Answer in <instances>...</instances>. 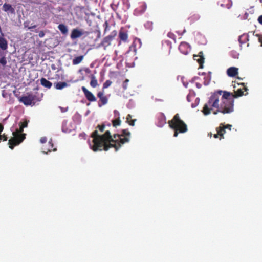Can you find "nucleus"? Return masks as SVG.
<instances>
[{
	"label": "nucleus",
	"instance_id": "nucleus-1",
	"mask_svg": "<svg viewBox=\"0 0 262 262\" xmlns=\"http://www.w3.org/2000/svg\"><path fill=\"white\" fill-rule=\"evenodd\" d=\"M234 93L222 90L215 92L205 104L202 112L205 115H209L211 112L214 115L219 112L224 114L231 113L234 110L233 98L243 96L244 91L239 88Z\"/></svg>",
	"mask_w": 262,
	"mask_h": 262
},
{
	"label": "nucleus",
	"instance_id": "nucleus-2",
	"mask_svg": "<svg viewBox=\"0 0 262 262\" xmlns=\"http://www.w3.org/2000/svg\"><path fill=\"white\" fill-rule=\"evenodd\" d=\"M93 138L92 144L89 143L91 149L94 152L107 151L110 148L114 147L117 151L121 147L118 144L117 140L113 138L109 130H106L103 135H99L97 130H94L91 135Z\"/></svg>",
	"mask_w": 262,
	"mask_h": 262
},
{
	"label": "nucleus",
	"instance_id": "nucleus-3",
	"mask_svg": "<svg viewBox=\"0 0 262 262\" xmlns=\"http://www.w3.org/2000/svg\"><path fill=\"white\" fill-rule=\"evenodd\" d=\"M168 123L170 128L174 130L173 136L176 137L179 133H184L188 130L186 124L180 119L179 114H176L173 118L168 121Z\"/></svg>",
	"mask_w": 262,
	"mask_h": 262
},
{
	"label": "nucleus",
	"instance_id": "nucleus-4",
	"mask_svg": "<svg viewBox=\"0 0 262 262\" xmlns=\"http://www.w3.org/2000/svg\"><path fill=\"white\" fill-rule=\"evenodd\" d=\"M24 128L19 126V128L13 132V137L9 140L8 144L10 149H13L15 146L21 143L26 138V134L23 133Z\"/></svg>",
	"mask_w": 262,
	"mask_h": 262
},
{
	"label": "nucleus",
	"instance_id": "nucleus-5",
	"mask_svg": "<svg viewBox=\"0 0 262 262\" xmlns=\"http://www.w3.org/2000/svg\"><path fill=\"white\" fill-rule=\"evenodd\" d=\"M39 101L37 96L32 93H27L26 96H22L19 99V101L26 106L34 105L35 102Z\"/></svg>",
	"mask_w": 262,
	"mask_h": 262
},
{
	"label": "nucleus",
	"instance_id": "nucleus-6",
	"mask_svg": "<svg viewBox=\"0 0 262 262\" xmlns=\"http://www.w3.org/2000/svg\"><path fill=\"white\" fill-rule=\"evenodd\" d=\"M117 34V32L116 30L112 31L111 34L105 37L102 40L100 45L104 47L105 48L111 45V41L114 39Z\"/></svg>",
	"mask_w": 262,
	"mask_h": 262
},
{
	"label": "nucleus",
	"instance_id": "nucleus-7",
	"mask_svg": "<svg viewBox=\"0 0 262 262\" xmlns=\"http://www.w3.org/2000/svg\"><path fill=\"white\" fill-rule=\"evenodd\" d=\"M89 32H87V31L83 32L81 30H79L77 28H75V29H73L72 30L71 34L70 35V37L72 39H76L77 38L81 37L82 35H83L84 34H85V35H89Z\"/></svg>",
	"mask_w": 262,
	"mask_h": 262
},
{
	"label": "nucleus",
	"instance_id": "nucleus-8",
	"mask_svg": "<svg viewBox=\"0 0 262 262\" xmlns=\"http://www.w3.org/2000/svg\"><path fill=\"white\" fill-rule=\"evenodd\" d=\"M81 89L84 94L85 97L88 101L90 102H94L96 101L95 96L90 91L88 90L85 86H82Z\"/></svg>",
	"mask_w": 262,
	"mask_h": 262
},
{
	"label": "nucleus",
	"instance_id": "nucleus-9",
	"mask_svg": "<svg viewBox=\"0 0 262 262\" xmlns=\"http://www.w3.org/2000/svg\"><path fill=\"white\" fill-rule=\"evenodd\" d=\"M179 50L183 54L187 55L190 51V46L186 42H182L179 46Z\"/></svg>",
	"mask_w": 262,
	"mask_h": 262
},
{
	"label": "nucleus",
	"instance_id": "nucleus-10",
	"mask_svg": "<svg viewBox=\"0 0 262 262\" xmlns=\"http://www.w3.org/2000/svg\"><path fill=\"white\" fill-rule=\"evenodd\" d=\"M97 97L99 98L101 103H99V107L105 105L108 101V99L106 96L104 95V92H99L97 94Z\"/></svg>",
	"mask_w": 262,
	"mask_h": 262
},
{
	"label": "nucleus",
	"instance_id": "nucleus-11",
	"mask_svg": "<svg viewBox=\"0 0 262 262\" xmlns=\"http://www.w3.org/2000/svg\"><path fill=\"white\" fill-rule=\"evenodd\" d=\"M166 117L163 113H160L157 117V125L160 127H163L166 124Z\"/></svg>",
	"mask_w": 262,
	"mask_h": 262
},
{
	"label": "nucleus",
	"instance_id": "nucleus-12",
	"mask_svg": "<svg viewBox=\"0 0 262 262\" xmlns=\"http://www.w3.org/2000/svg\"><path fill=\"white\" fill-rule=\"evenodd\" d=\"M193 59L194 60H196L198 61V62L200 64V67L202 68L203 67V64L204 62V57L203 56V52H200L198 55H194Z\"/></svg>",
	"mask_w": 262,
	"mask_h": 262
},
{
	"label": "nucleus",
	"instance_id": "nucleus-13",
	"mask_svg": "<svg viewBox=\"0 0 262 262\" xmlns=\"http://www.w3.org/2000/svg\"><path fill=\"white\" fill-rule=\"evenodd\" d=\"M238 69L234 67H232L229 68H228L227 70V74L229 77H235L238 74Z\"/></svg>",
	"mask_w": 262,
	"mask_h": 262
},
{
	"label": "nucleus",
	"instance_id": "nucleus-14",
	"mask_svg": "<svg viewBox=\"0 0 262 262\" xmlns=\"http://www.w3.org/2000/svg\"><path fill=\"white\" fill-rule=\"evenodd\" d=\"M3 10L6 12H9L13 14L15 12L14 8L9 4L5 3L3 6Z\"/></svg>",
	"mask_w": 262,
	"mask_h": 262
},
{
	"label": "nucleus",
	"instance_id": "nucleus-15",
	"mask_svg": "<svg viewBox=\"0 0 262 262\" xmlns=\"http://www.w3.org/2000/svg\"><path fill=\"white\" fill-rule=\"evenodd\" d=\"M0 48L2 50H6L8 48V42L3 36H0Z\"/></svg>",
	"mask_w": 262,
	"mask_h": 262
},
{
	"label": "nucleus",
	"instance_id": "nucleus-16",
	"mask_svg": "<svg viewBox=\"0 0 262 262\" xmlns=\"http://www.w3.org/2000/svg\"><path fill=\"white\" fill-rule=\"evenodd\" d=\"M119 38L120 40L126 42L128 39V34L127 32L120 30L119 32Z\"/></svg>",
	"mask_w": 262,
	"mask_h": 262
},
{
	"label": "nucleus",
	"instance_id": "nucleus-17",
	"mask_svg": "<svg viewBox=\"0 0 262 262\" xmlns=\"http://www.w3.org/2000/svg\"><path fill=\"white\" fill-rule=\"evenodd\" d=\"M40 83L42 86L48 89L51 88L52 85V83L45 78H41Z\"/></svg>",
	"mask_w": 262,
	"mask_h": 262
},
{
	"label": "nucleus",
	"instance_id": "nucleus-18",
	"mask_svg": "<svg viewBox=\"0 0 262 262\" xmlns=\"http://www.w3.org/2000/svg\"><path fill=\"white\" fill-rule=\"evenodd\" d=\"M58 29L63 35H67L68 33V29L64 24H60L58 26Z\"/></svg>",
	"mask_w": 262,
	"mask_h": 262
},
{
	"label": "nucleus",
	"instance_id": "nucleus-19",
	"mask_svg": "<svg viewBox=\"0 0 262 262\" xmlns=\"http://www.w3.org/2000/svg\"><path fill=\"white\" fill-rule=\"evenodd\" d=\"M55 88L57 90H62L63 88L67 87L68 84L66 82H58L54 84Z\"/></svg>",
	"mask_w": 262,
	"mask_h": 262
},
{
	"label": "nucleus",
	"instance_id": "nucleus-20",
	"mask_svg": "<svg viewBox=\"0 0 262 262\" xmlns=\"http://www.w3.org/2000/svg\"><path fill=\"white\" fill-rule=\"evenodd\" d=\"M249 40V36L247 34H244L239 37L238 41L240 44L245 43Z\"/></svg>",
	"mask_w": 262,
	"mask_h": 262
},
{
	"label": "nucleus",
	"instance_id": "nucleus-21",
	"mask_svg": "<svg viewBox=\"0 0 262 262\" xmlns=\"http://www.w3.org/2000/svg\"><path fill=\"white\" fill-rule=\"evenodd\" d=\"M163 47H166L168 50V54H170L171 49L172 48L171 42L169 40H164L162 43Z\"/></svg>",
	"mask_w": 262,
	"mask_h": 262
},
{
	"label": "nucleus",
	"instance_id": "nucleus-22",
	"mask_svg": "<svg viewBox=\"0 0 262 262\" xmlns=\"http://www.w3.org/2000/svg\"><path fill=\"white\" fill-rule=\"evenodd\" d=\"M84 58L83 55L75 57L72 61V63L73 65H77L79 64L82 62Z\"/></svg>",
	"mask_w": 262,
	"mask_h": 262
},
{
	"label": "nucleus",
	"instance_id": "nucleus-23",
	"mask_svg": "<svg viewBox=\"0 0 262 262\" xmlns=\"http://www.w3.org/2000/svg\"><path fill=\"white\" fill-rule=\"evenodd\" d=\"M221 124L220 125H222ZM216 131L218 132L219 134H220V139L224 138V135L225 133V129L223 126H220V127L216 128Z\"/></svg>",
	"mask_w": 262,
	"mask_h": 262
},
{
	"label": "nucleus",
	"instance_id": "nucleus-24",
	"mask_svg": "<svg viewBox=\"0 0 262 262\" xmlns=\"http://www.w3.org/2000/svg\"><path fill=\"white\" fill-rule=\"evenodd\" d=\"M146 9V5L145 3H142L140 6L136 8V11L139 13H143Z\"/></svg>",
	"mask_w": 262,
	"mask_h": 262
},
{
	"label": "nucleus",
	"instance_id": "nucleus-25",
	"mask_svg": "<svg viewBox=\"0 0 262 262\" xmlns=\"http://www.w3.org/2000/svg\"><path fill=\"white\" fill-rule=\"evenodd\" d=\"M129 141V137H124L123 138H122L121 137H120L119 139V142H118V144H120L121 145V144H123L125 143L128 142Z\"/></svg>",
	"mask_w": 262,
	"mask_h": 262
},
{
	"label": "nucleus",
	"instance_id": "nucleus-26",
	"mask_svg": "<svg viewBox=\"0 0 262 262\" xmlns=\"http://www.w3.org/2000/svg\"><path fill=\"white\" fill-rule=\"evenodd\" d=\"M90 85L93 88H96L98 85L97 80L96 79L94 75H92L91 77Z\"/></svg>",
	"mask_w": 262,
	"mask_h": 262
},
{
	"label": "nucleus",
	"instance_id": "nucleus-27",
	"mask_svg": "<svg viewBox=\"0 0 262 262\" xmlns=\"http://www.w3.org/2000/svg\"><path fill=\"white\" fill-rule=\"evenodd\" d=\"M112 124L114 127H116L117 126H119L121 124V120L120 119V117H118L116 119L112 120Z\"/></svg>",
	"mask_w": 262,
	"mask_h": 262
},
{
	"label": "nucleus",
	"instance_id": "nucleus-28",
	"mask_svg": "<svg viewBox=\"0 0 262 262\" xmlns=\"http://www.w3.org/2000/svg\"><path fill=\"white\" fill-rule=\"evenodd\" d=\"M121 137H130V133L127 130V129H123L121 132Z\"/></svg>",
	"mask_w": 262,
	"mask_h": 262
},
{
	"label": "nucleus",
	"instance_id": "nucleus-29",
	"mask_svg": "<svg viewBox=\"0 0 262 262\" xmlns=\"http://www.w3.org/2000/svg\"><path fill=\"white\" fill-rule=\"evenodd\" d=\"M105 128V125L104 124H102L101 125H98L96 128V130H97L98 132L99 130L100 132L102 133L104 131Z\"/></svg>",
	"mask_w": 262,
	"mask_h": 262
},
{
	"label": "nucleus",
	"instance_id": "nucleus-30",
	"mask_svg": "<svg viewBox=\"0 0 262 262\" xmlns=\"http://www.w3.org/2000/svg\"><path fill=\"white\" fill-rule=\"evenodd\" d=\"M112 83V82L110 80H106L103 84V89H105L109 87Z\"/></svg>",
	"mask_w": 262,
	"mask_h": 262
},
{
	"label": "nucleus",
	"instance_id": "nucleus-31",
	"mask_svg": "<svg viewBox=\"0 0 262 262\" xmlns=\"http://www.w3.org/2000/svg\"><path fill=\"white\" fill-rule=\"evenodd\" d=\"M29 21H25L24 23V26L25 28H28V29L30 30L31 29H34L36 27V25H33L32 26L29 27Z\"/></svg>",
	"mask_w": 262,
	"mask_h": 262
},
{
	"label": "nucleus",
	"instance_id": "nucleus-32",
	"mask_svg": "<svg viewBox=\"0 0 262 262\" xmlns=\"http://www.w3.org/2000/svg\"><path fill=\"white\" fill-rule=\"evenodd\" d=\"M129 80L128 79H125V80L122 83V87L124 90H126L128 87V83Z\"/></svg>",
	"mask_w": 262,
	"mask_h": 262
},
{
	"label": "nucleus",
	"instance_id": "nucleus-33",
	"mask_svg": "<svg viewBox=\"0 0 262 262\" xmlns=\"http://www.w3.org/2000/svg\"><path fill=\"white\" fill-rule=\"evenodd\" d=\"M167 36L169 38L173 39L174 41V42H176V35L173 33L168 32L167 34Z\"/></svg>",
	"mask_w": 262,
	"mask_h": 262
},
{
	"label": "nucleus",
	"instance_id": "nucleus-34",
	"mask_svg": "<svg viewBox=\"0 0 262 262\" xmlns=\"http://www.w3.org/2000/svg\"><path fill=\"white\" fill-rule=\"evenodd\" d=\"M0 63L3 66H5L7 64V60L5 57L3 56L0 59Z\"/></svg>",
	"mask_w": 262,
	"mask_h": 262
},
{
	"label": "nucleus",
	"instance_id": "nucleus-35",
	"mask_svg": "<svg viewBox=\"0 0 262 262\" xmlns=\"http://www.w3.org/2000/svg\"><path fill=\"white\" fill-rule=\"evenodd\" d=\"M103 26L104 27V33H106V32L109 30V25H108V23L107 21H106L104 23Z\"/></svg>",
	"mask_w": 262,
	"mask_h": 262
},
{
	"label": "nucleus",
	"instance_id": "nucleus-36",
	"mask_svg": "<svg viewBox=\"0 0 262 262\" xmlns=\"http://www.w3.org/2000/svg\"><path fill=\"white\" fill-rule=\"evenodd\" d=\"M28 121L26 120L25 121L21 122H20L19 124V126H22L24 128L27 127L28 126Z\"/></svg>",
	"mask_w": 262,
	"mask_h": 262
},
{
	"label": "nucleus",
	"instance_id": "nucleus-37",
	"mask_svg": "<svg viewBox=\"0 0 262 262\" xmlns=\"http://www.w3.org/2000/svg\"><path fill=\"white\" fill-rule=\"evenodd\" d=\"M49 143L51 145V149H49L48 150V151H43V152L44 153H47L48 152H51L52 150L55 151H56V148H54V149H52L53 147V144L51 142H49Z\"/></svg>",
	"mask_w": 262,
	"mask_h": 262
},
{
	"label": "nucleus",
	"instance_id": "nucleus-38",
	"mask_svg": "<svg viewBox=\"0 0 262 262\" xmlns=\"http://www.w3.org/2000/svg\"><path fill=\"white\" fill-rule=\"evenodd\" d=\"M120 137H121V135L118 134H114V135L112 136V137L114 139L117 140V141H118V139H117V138H118V140H119Z\"/></svg>",
	"mask_w": 262,
	"mask_h": 262
},
{
	"label": "nucleus",
	"instance_id": "nucleus-39",
	"mask_svg": "<svg viewBox=\"0 0 262 262\" xmlns=\"http://www.w3.org/2000/svg\"><path fill=\"white\" fill-rule=\"evenodd\" d=\"M136 121V119H132V120H131L130 121H129V122H128L127 123H128V124L129 125L134 126L135 122Z\"/></svg>",
	"mask_w": 262,
	"mask_h": 262
},
{
	"label": "nucleus",
	"instance_id": "nucleus-40",
	"mask_svg": "<svg viewBox=\"0 0 262 262\" xmlns=\"http://www.w3.org/2000/svg\"><path fill=\"white\" fill-rule=\"evenodd\" d=\"M40 141L42 143H45L47 142V138L46 137H41L40 139Z\"/></svg>",
	"mask_w": 262,
	"mask_h": 262
},
{
	"label": "nucleus",
	"instance_id": "nucleus-41",
	"mask_svg": "<svg viewBox=\"0 0 262 262\" xmlns=\"http://www.w3.org/2000/svg\"><path fill=\"white\" fill-rule=\"evenodd\" d=\"M114 115L116 117V118H118V117H119V112L117 111V110H114Z\"/></svg>",
	"mask_w": 262,
	"mask_h": 262
},
{
	"label": "nucleus",
	"instance_id": "nucleus-42",
	"mask_svg": "<svg viewBox=\"0 0 262 262\" xmlns=\"http://www.w3.org/2000/svg\"><path fill=\"white\" fill-rule=\"evenodd\" d=\"M223 127H224L225 129L227 128V129H229V130H231L232 125H230V124H227L226 125H223Z\"/></svg>",
	"mask_w": 262,
	"mask_h": 262
},
{
	"label": "nucleus",
	"instance_id": "nucleus-43",
	"mask_svg": "<svg viewBox=\"0 0 262 262\" xmlns=\"http://www.w3.org/2000/svg\"><path fill=\"white\" fill-rule=\"evenodd\" d=\"M45 35V34L42 31H40L38 34V36L41 38L44 37Z\"/></svg>",
	"mask_w": 262,
	"mask_h": 262
},
{
	"label": "nucleus",
	"instance_id": "nucleus-44",
	"mask_svg": "<svg viewBox=\"0 0 262 262\" xmlns=\"http://www.w3.org/2000/svg\"><path fill=\"white\" fill-rule=\"evenodd\" d=\"M132 115H130V114H128L127 116V117H126V122H129V121H130L132 119Z\"/></svg>",
	"mask_w": 262,
	"mask_h": 262
},
{
	"label": "nucleus",
	"instance_id": "nucleus-45",
	"mask_svg": "<svg viewBox=\"0 0 262 262\" xmlns=\"http://www.w3.org/2000/svg\"><path fill=\"white\" fill-rule=\"evenodd\" d=\"M79 137H81L82 138L85 139L86 137V134L84 133H81L79 135Z\"/></svg>",
	"mask_w": 262,
	"mask_h": 262
},
{
	"label": "nucleus",
	"instance_id": "nucleus-46",
	"mask_svg": "<svg viewBox=\"0 0 262 262\" xmlns=\"http://www.w3.org/2000/svg\"><path fill=\"white\" fill-rule=\"evenodd\" d=\"M258 21L259 22V24L262 25V15L258 17Z\"/></svg>",
	"mask_w": 262,
	"mask_h": 262
},
{
	"label": "nucleus",
	"instance_id": "nucleus-47",
	"mask_svg": "<svg viewBox=\"0 0 262 262\" xmlns=\"http://www.w3.org/2000/svg\"><path fill=\"white\" fill-rule=\"evenodd\" d=\"M4 127L2 123H0V134L2 132L3 130Z\"/></svg>",
	"mask_w": 262,
	"mask_h": 262
},
{
	"label": "nucleus",
	"instance_id": "nucleus-48",
	"mask_svg": "<svg viewBox=\"0 0 262 262\" xmlns=\"http://www.w3.org/2000/svg\"><path fill=\"white\" fill-rule=\"evenodd\" d=\"M220 136V134H219L218 132H217V133L216 134H214V136L213 137L215 138H218V137Z\"/></svg>",
	"mask_w": 262,
	"mask_h": 262
},
{
	"label": "nucleus",
	"instance_id": "nucleus-49",
	"mask_svg": "<svg viewBox=\"0 0 262 262\" xmlns=\"http://www.w3.org/2000/svg\"><path fill=\"white\" fill-rule=\"evenodd\" d=\"M60 109L62 112H66L67 111V108H63L60 107Z\"/></svg>",
	"mask_w": 262,
	"mask_h": 262
},
{
	"label": "nucleus",
	"instance_id": "nucleus-50",
	"mask_svg": "<svg viewBox=\"0 0 262 262\" xmlns=\"http://www.w3.org/2000/svg\"><path fill=\"white\" fill-rule=\"evenodd\" d=\"M196 87L199 89L201 88V86H202V85L201 84L199 83H196Z\"/></svg>",
	"mask_w": 262,
	"mask_h": 262
},
{
	"label": "nucleus",
	"instance_id": "nucleus-51",
	"mask_svg": "<svg viewBox=\"0 0 262 262\" xmlns=\"http://www.w3.org/2000/svg\"><path fill=\"white\" fill-rule=\"evenodd\" d=\"M242 85H243V86H244L243 89H244V90H245V91H246L247 90V88H246V87L245 86V85H244V83H242Z\"/></svg>",
	"mask_w": 262,
	"mask_h": 262
},
{
	"label": "nucleus",
	"instance_id": "nucleus-52",
	"mask_svg": "<svg viewBox=\"0 0 262 262\" xmlns=\"http://www.w3.org/2000/svg\"><path fill=\"white\" fill-rule=\"evenodd\" d=\"M259 42L261 43L262 46V37L259 38Z\"/></svg>",
	"mask_w": 262,
	"mask_h": 262
},
{
	"label": "nucleus",
	"instance_id": "nucleus-53",
	"mask_svg": "<svg viewBox=\"0 0 262 262\" xmlns=\"http://www.w3.org/2000/svg\"><path fill=\"white\" fill-rule=\"evenodd\" d=\"M85 71L86 72H88V73H89V72H90V70H89L88 68H86V69H85Z\"/></svg>",
	"mask_w": 262,
	"mask_h": 262
},
{
	"label": "nucleus",
	"instance_id": "nucleus-54",
	"mask_svg": "<svg viewBox=\"0 0 262 262\" xmlns=\"http://www.w3.org/2000/svg\"><path fill=\"white\" fill-rule=\"evenodd\" d=\"M100 36V32H99V34H98V37L99 38Z\"/></svg>",
	"mask_w": 262,
	"mask_h": 262
}]
</instances>
